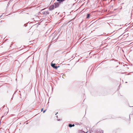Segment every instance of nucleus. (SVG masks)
<instances>
[{"instance_id": "nucleus-1", "label": "nucleus", "mask_w": 133, "mask_h": 133, "mask_svg": "<svg viewBox=\"0 0 133 133\" xmlns=\"http://www.w3.org/2000/svg\"><path fill=\"white\" fill-rule=\"evenodd\" d=\"M55 65H56V64L55 63L52 64V63H51V65L52 66V67H53L55 69H57L59 67V66H56Z\"/></svg>"}, {"instance_id": "nucleus-2", "label": "nucleus", "mask_w": 133, "mask_h": 133, "mask_svg": "<svg viewBox=\"0 0 133 133\" xmlns=\"http://www.w3.org/2000/svg\"><path fill=\"white\" fill-rule=\"evenodd\" d=\"M42 14L43 15H47L49 14V12L48 11H43L42 12Z\"/></svg>"}, {"instance_id": "nucleus-3", "label": "nucleus", "mask_w": 133, "mask_h": 133, "mask_svg": "<svg viewBox=\"0 0 133 133\" xmlns=\"http://www.w3.org/2000/svg\"><path fill=\"white\" fill-rule=\"evenodd\" d=\"M59 3H59V2L58 3L57 2V3H54V5L55 8H57L59 6Z\"/></svg>"}, {"instance_id": "nucleus-4", "label": "nucleus", "mask_w": 133, "mask_h": 133, "mask_svg": "<svg viewBox=\"0 0 133 133\" xmlns=\"http://www.w3.org/2000/svg\"><path fill=\"white\" fill-rule=\"evenodd\" d=\"M55 8V6L53 4L52 5H51L49 7V9L50 10H52L54 9Z\"/></svg>"}, {"instance_id": "nucleus-5", "label": "nucleus", "mask_w": 133, "mask_h": 133, "mask_svg": "<svg viewBox=\"0 0 133 133\" xmlns=\"http://www.w3.org/2000/svg\"><path fill=\"white\" fill-rule=\"evenodd\" d=\"M103 131L102 130H100L99 129L97 131V133H103Z\"/></svg>"}, {"instance_id": "nucleus-6", "label": "nucleus", "mask_w": 133, "mask_h": 133, "mask_svg": "<svg viewBox=\"0 0 133 133\" xmlns=\"http://www.w3.org/2000/svg\"><path fill=\"white\" fill-rule=\"evenodd\" d=\"M65 0H57V1L59 3H61V2H62L64 1H65Z\"/></svg>"}, {"instance_id": "nucleus-7", "label": "nucleus", "mask_w": 133, "mask_h": 133, "mask_svg": "<svg viewBox=\"0 0 133 133\" xmlns=\"http://www.w3.org/2000/svg\"><path fill=\"white\" fill-rule=\"evenodd\" d=\"M56 35L55 34L54 35V36H55L53 38H52V40H53L54 39H55V40H56V39L57 40V38H55V37L56 36Z\"/></svg>"}, {"instance_id": "nucleus-8", "label": "nucleus", "mask_w": 133, "mask_h": 133, "mask_svg": "<svg viewBox=\"0 0 133 133\" xmlns=\"http://www.w3.org/2000/svg\"><path fill=\"white\" fill-rule=\"evenodd\" d=\"M90 15V14H87V17H86V18H89Z\"/></svg>"}, {"instance_id": "nucleus-9", "label": "nucleus", "mask_w": 133, "mask_h": 133, "mask_svg": "<svg viewBox=\"0 0 133 133\" xmlns=\"http://www.w3.org/2000/svg\"><path fill=\"white\" fill-rule=\"evenodd\" d=\"M68 126L70 127H72V124H69Z\"/></svg>"}, {"instance_id": "nucleus-10", "label": "nucleus", "mask_w": 133, "mask_h": 133, "mask_svg": "<svg viewBox=\"0 0 133 133\" xmlns=\"http://www.w3.org/2000/svg\"><path fill=\"white\" fill-rule=\"evenodd\" d=\"M46 109H45V110L44 111H43V113H44L46 111Z\"/></svg>"}, {"instance_id": "nucleus-11", "label": "nucleus", "mask_w": 133, "mask_h": 133, "mask_svg": "<svg viewBox=\"0 0 133 133\" xmlns=\"http://www.w3.org/2000/svg\"><path fill=\"white\" fill-rule=\"evenodd\" d=\"M50 30H48L47 32H46V33L47 32H49Z\"/></svg>"}, {"instance_id": "nucleus-12", "label": "nucleus", "mask_w": 133, "mask_h": 133, "mask_svg": "<svg viewBox=\"0 0 133 133\" xmlns=\"http://www.w3.org/2000/svg\"><path fill=\"white\" fill-rule=\"evenodd\" d=\"M74 126H75V125L74 124H72V127H74Z\"/></svg>"}, {"instance_id": "nucleus-13", "label": "nucleus", "mask_w": 133, "mask_h": 133, "mask_svg": "<svg viewBox=\"0 0 133 133\" xmlns=\"http://www.w3.org/2000/svg\"><path fill=\"white\" fill-rule=\"evenodd\" d=\"M61 120V119H57L58 121H60Z\"/></svg>"}, {"instance_id": "nucleus-14", "label": "nucleus", "mask_w": 133, "mask_h": 133, "mask_svg": "<svg viewBox=\"0 0 133 133\" xmlns=\"http://www.w3.org/2000/svg\"><path fill=\"white\" fill-rule=\"evenodd\" d=\"M43 108H42L41 109V111H43Z\"/></svg>"}, {"instance_id": "nucleus-15", "label": "nucleus", "mask_w": 133, "mask_h": 133, "mask_svg": "<svg viewBox=\"0 0 133 133\" xmlns=\"http://www.w3.org/2000/svg\"><path fill=\"white\" fill-rule=\"evenodd\" d=\"M56 117L57 118H58V116H56Z\"/></svg>"}, {"instance_id": "nucleus-16", "label": "nucleus", "mask_w": 133, "mask_h": 133, "mask_svg": "<svg viewBox=\"0 0 133 133\" xmlns=\"http://www.w3.org/2000/svg\"><path fill=\"white\" fill-rule=\"evenodd\" d=\"M24 26H25V27H26V25H25V24L24 25Z\"/></svg>"}, {"instance_id": "nucleus-17", "label": "nucleus", "mask_w": 133, "mask_h": 133, "mask_svg": "<svg viewBox=\"0 0 133 133\" xmlns=\"http://www.w3.org/2000/svg\"><path fill=\"white\" fill-rule=\"evenodd\" d=\"M44 9H42V10H41V11H42V10H44Z\"/></svg>"}, {"instance_id": "nucleus-18", "label": "nucleus", "mask_w": 133, "mask_h": 133, "mask_svg": "<svg viewBox=\"0 0 133 133\" xmlns=\"http://www.w3.org/2000/svg\"><path fill=\"white\" fill-rule=\"evenodd\" d=\"M58 114V112H57L56 114V115H57V114Z\"/></svg>"}, {"instance_id": "nucleus-19", "label": "nucleus", "mask_w": 133, "mask_h": 133, "mask_svg": "<svg viewBox=\"0 0 133 133\" xmlns=\"http://www.w3.org/2000/svg\"><path fill=\"white\" fill-rule=\"evenodd\" d=\"M132 109L133 110V107H132Z\"/></svg>"}, {"instance_id": "nucleus-20", "label": "nucleus", "mask_w": 133, "mask_h": 133, "mask_svg": "<svg viewBox=\"0 0 133 133\" xmlns=\"http://www.w3.org/2000/svg\"><path fill=\"white\" fill-rule=\"evenodd\" d=\"M1 16H0V17H1Z\"/></svg>"}]
</instances>
